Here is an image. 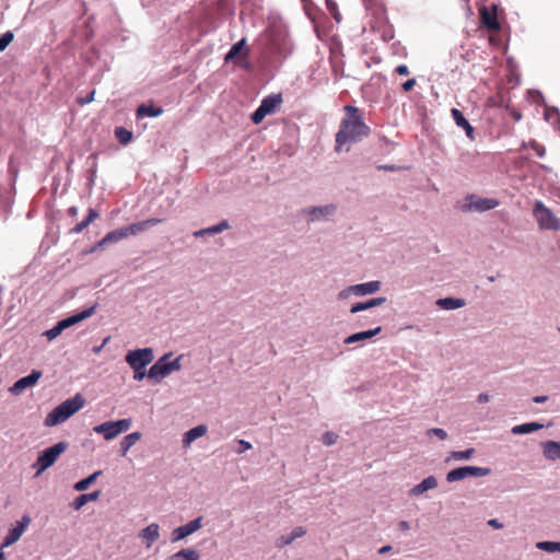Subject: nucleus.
<instances>
[{
  "label": "nucleus",
  "mask_w": 560,
  "mask_h": 560,
  "mask_svg": "<svg viewBox=\"0 0 560 560\" xmlns=\"http://www.w3.org/2000/svg\"><path fill=\"white\" fill-rule=\"evenodd\" d=\"M345 116L342 117L339 130L336 133L335 151L341 152L346 144L359 142L366 138L371 129L364 121V114L358 107L352 105L343 106Z\"/></svg>",
  "instance_id": "obj_1"
},
{
  "label": "nucleus",
  "mask_w": 560,
  "mask_h": 560,
  "mask_svg": "<svg viewBox=\"0 0 560 560\" xmlns=\"http://www.w3.org/2000/svg\"><path fill=\"white\" fill-rule=\"evenodd\" d=\"M84 404V398L80 394H77L74 397L62 401L51 412H49L45 418L44 424L46 427H54L65 422L72 415L83 408Z\"/></svg>",
  "instance_id": "obj_2"
},
{
  "label": "nucleus",
  "mask_w": 560,
  "mask_h": 560,
  "mask_svg": "<svg viewBox=\"0 0 560 560\" xmlns=\"http://www.w3.org/2000/svg\"><path fill=\"white\" fill-rule=\"evenodd\" d=\"M68 448V443L65 441L58 442L55 445L44 450L37 457L33 467L36 468V475L51 467L58 457Z\"/></svg>",
  "instance_id": "obj_3"
},
{
  "label": "nucleus",
  "mask_w": 560,
  "mask_h": 560,
  "mask_svg": "<svg viewBox=\"0 0 560 560\" xmlns=\"http://www.w3.org/2000/svg\"><path fill=\"white\" fill-rule=\"evenodd\" d=\"M97 304L95 303L91 307L71 315L65 319L59 320L51 329L45 332L48 340L57 338L65 329L91 317L96 311Z\"/></svg>",
  "instance_id": "obj_4"
},
{
  "label": "nucleus",
  "mask_w": 560,
  "mask_h": 560,
  "mask_svg": "<svg viewBox=\"0 0 560 560\" xmlns=\"http://www.w3.org/2000/svg\"><path fill=\"white\" fill-rule=\"evenodd\" d=\"M533 215L540 230H560V219L547 208L542 201L536 200L533 209Z\"/></svg>",
  "instance_id": "obj_5"
},
{
  "label": "nucleus",
  "mask_w": 560,
  "mask_h": 560,
  "mask_svg": "<svg viewBox=\"0 0 560 560\" xmlns=\"http://www.w3.org/2000/svg\"><path fill=\"white\" fill-rule=\"evenodd\" d=\"M131 427V419H120L117 421H106L93 428L95 433L102 434L105 440L109 441L119 434L127 432Z\"/></svg>",
  "instance_id": "obj_6"
},
{
  "label": "nucleus",
  "mask_w": 560,
  "mask_h": 560,
  "mask_svg": "<svg viewBox=\"0 0 560 560\" xmlns=\"http://www.w3.org/2000/svg\"><path fill=\"white\" fill-rule=\"evenodd\" d=\"M499 206V200L494 198H482L477 195H467L460 205L463 211L485 212Z\"/></svg>",
  "instance_id": "obj_7"
},
{
  "label": "nucleus",
  "mask_w": 560,
  "mask_h": 560,
  "mask_svg": "<svg viewBox=\"0 0 560 560\" xmlns=\"http://www.w3.org/2000/svg\"><path fill=\"white\" fill-rule=\"evenodd\" d=\"M281 103L282 96L280 94H272L265 97L259 107L252 114V121L255 125H259L267 115L273 114Z\"/></svg>",
  "instance_id": "obj_8"
},
{
  "label": "nucleus",
  "mask_w": 560,
  "mask_h": 560,
  "mask_svg": "<svg viewBox=\"0 0 560 560\" xmlns=\"http://www.w3.org/2000/svg\"><path fill=\"white\" fill-rule=\"evenodd\" d=\"M491 469L486 467L465 466L455 468L447 472L446 480L455 482L463 480L467 477H483L490 475Z\"/></svg>",
  "instance_id": "obj_9"
},
{
  "label": "nucleus",
  "mask_w": 560,
  "mask_h": 560,
  "mask_svg": "<svg viewBox=\"0 0 560 560\" xmlns=\"http://www.w3.org/2000/svg\"><path fill=\"white\" fill-rule=\"evenodd\" d=\"M154 359L151 348L130 350L126 355V362L133 368H144Z\"/></svg>",
  "instance_id": "obj_10"
},
{
  "label": "nucleus",
  "mask_w": 560,
  "mask_h": 560,
  "mask_svg": "<svg viewBox=\"0 0 560 560\" xmlns=\"http://www.w3.org/2000/svg\"><path fill=\"white\" fill-rule=\"evenodd\" d=\"M481 24L490 32H499L501 26L498 21V7L492 3L491 7L482 5L479 9Z\"/></svg>",
  "instance_id": "obj_11"
},
{
  "label": "nucleus",
  "mask_w": 560,
  "mask_h": 560,
  "mask_svg": "<svg viewBox=\"0 0 560 560\" xmlns=\"http://www.w3.org/2000/svg\"><path fill=\"white\" fill-rule=\"evenodd\" d=\"M267 37L270 51L277 54H284L287 51V34L283 30L278 27H270L267 31Z\"/></svg>",
  "instance_id": "obj_12"
},
{
  "label": "nucleus",
  "mask_w": 560,
  "mask_h": 560,
  "mask_svg": "<svg viewBox=\"0 0 560 560\" xmlns=\"http://www.w3.org/2000/svg\"><path fill=\"white\" fill-rule=\"evenodd\" d=\"M32 520L30 515L25 514L22 516L21 521L16 523V525L9 530L8 535L5 536L3 542L1 544V549L7 548L14 542H16L25 532V529L31 524Z\"/></svg>",
  "instance_id": "obj_13"
},
{
  "label": "nucleus",
  "mask_w": 560,
  "mask_h": 560,
  "mask_svg": "<svg viewBox=\"0 0 560 560\" xmlns=\"http://www.w3.org/2000/svg\"><path fill=\"white\" fill-rule=\"evenodd\" d=\"M202 527V516H199L189 523L175 528L172 533V541L176 542L184 539L185 537L194 534Z\"/></svg>",
  "instance_id": "obj_14"
},
{
  "label": "nucleus",
  "mask_w": 560,
  "mask_h": 560,
  "mask_svg": "<svg viewBox=\"0 0 560 560\" xmlns=\"http://www.w3.org/2000/svg\"><path fill=\"white\" fill-rule=\"evenodd\" d=\"M40 377L42 372L34 370L30 375L18 380L10 388V392L14 395H20L27 387L34 386Z\"/></svg>",
  "instance_id": "obj_15"
},
{
  "label": "nucleus",
  "mask_w": 560,
  "mask_h": 560,
  "mask_svg": "<svg viewBox=\"0 0 560 560\" xmlns=\"http://www.w3.org/2000/svg\"><path fill=\"white\" fill-rule=\"evenodd\" d=\"M171 353L164 354L160 358L149 370L148 376L150 378H163L170 374V369L167 366V360L171 358Z\"/></svg>",
  "instance_id": "obj_16"
},
{
  "label": "nucleus",
  "mask_w": 560,
  "mask_h": 560,
  "mask_svg": "<svg viewBox=\"0 0 560 560\" xmlns=\"http://www.w3.org/2000/svg\"><path fill=\"white\" fill-rule=\"evenodd\" d=\"M451 114L455 124L465 130L466 136L470 140H475V129L469 124V121L464 117L463 113L457 108H452Z\"/></svg>",
  "instance_id": "obj_17"
},
{
  "label": "nucleus",
  "mask_w": 560,
  "mask_h": 560,
  "mask_svg": "<svg viewBox=\"0 0 560 560\" xmlns=\"http://www.w3.org/2000/svg\"><path fill=\"white\" fill-rule=\"evenodd\" d=\"M162 221H163L162 219L151 218V219L140 221L137 223H132V224L126 226V231L128 233V236L137 235V234L144 232L145 230L161 223Z\"/></svg>",
  "instance_id": "obj_18"
},
{
  "label": "nucleus",
  "mask_w": 560,
  "mask_h": 560,
  "mask_svg": "<svg viewBox=\"0 0 560 560\" xmlns=\"http://www.w3.org/2000/svg\"><path fill=\"white\" fill-rule=\"evenodd\" d=\"M381 288L380 281H370L361 284L351 285L352 294L366 295L377 292Z\"/></svg>",
  "instance_id": "obj_19"
},
{
  "label": "nucleus",
  "mask_w": 560,
  "mask_h": 560,
  "mask_svg": "<svg viewBox=\"0 0 560 560\" xmlns=\"http://www.w3.org/2000/svg\"><path fill=\"white\" fill-rule=\"evenodd\" d=\"M140 537L147 541V547L150 548L160 537V527L158 524L152 523L143 528Z\"/></svg>",
  "instance_id": "obj_20"
},
{
  "label": "nucleus",
  "mask_w": 560,
  "mask_h": 560,
  "mask_svg": "<svg viewBox=\"0 0 560 560\" xmlns=\"http://www.w3.org/2000/svg\"><path fill=\"white\" fill-rule=\"evenodd\" d=\"M381 330H382V327L378 326V327H376L374 329H370V330L352 334V335H350L349 337H347L345 339V343L346 345H351V343H354V342H359V341H364V340L371 339L372 337H374L377 334H380Z\"/></svg>",
  "instance_id": "obj_21"
},
{
  "label": "nucleus",
  "mask_w": 560,
  "mask_h": 560,
  "mask_svg": "<svg viewBox=\"0 0 560 560\" xmlns=\"http://www.w3.org/2000/svg\"><path fill=\"white\" fill-rule=\"evenodd\" d=\"M436 487H438L436 478L434 476H429V477L424 478L420 483L415 486L410 490V494L411 495H420L423 492H425L428 490H431V489H434Z\"/></svg>",
  "instance_id": "obj_22"
},
{
  "label": "nucleus",
  "mask_w": 560,
  "mask_h": 560,
  "mask_svg": "<svg viewBox=\"0 0 560 560\" xmlns=\"http://www.w3.org/2000/svg\"><path fill=\"white\" fill-rule=\"evenodd\" d=\"M544 456L549 460H556L560 458V442L547 441L542 443Z\"/></svg>",
  "instance_id": "obj_23"
},
{
  "label": "nucleus",
  "mask_w": 560,
  "mask_h": 560,
  "mask_svg": "<svg viewBox=\"0 0 560 560\" xmlns=\"http://www.w3.org/2000/svg\"><path fill=\"white\" fill-rule=\"evenodd\" d=\"M207 433V427L203 424H199L190 430H188L183 439L184 446H189L191 442L196 439L203 436Z\"/></svg>",
  "instance_id": "obj_24"
},
{
  "label": "nucleus",
  "mask_w": 560,
  "mask_h": 560,
  "mask_svg": "<svg viewBox=\"0 0 560 560\" xmlns=\"http://www.w3.org/2000/svg\"><path fill=\"white\" fill-rule=\"evenodd\" d=\"M128 237V233L126 231V226L108 232L98 243V246H103L108 243H116L124 238Z\"/></svg>",
  "instance_id": "obj_25"
},
{
  "label": "nucleus",
  "mask_w": 560,
  "mask_h": 560,
  "mask_svg": "<svg viewBox=\"0 0 560 560\" xmlns=\"http://www.w3.org/2000/svg\"><path fill=\"white\" fill-rule=\"evenodd\" d=\"M386 301V298H374V299H371L366 302H359V303H355L354 305H352L350 312L352 314L354 313H358V312H361V311H365V310H369V308H372V307H375V306H380L382 305L383 303H385Z\"/></svg>",
  "instance_id": "obj_26"
},
{
  "label": "nucleus",
  "mask_w": 560,
  "mask_h": 560,
  "mask_svg": "<svg viewBox=\"0 0 560 560\" xmlns=\"http://www.w3.org/2000/svg\"><path fill=\"white\" fill-rule=\"evenodd\" d=\"M101 491L95 490L91 493L80 494L77 497L73 502L71 503L72 508L74 510H80L83 508L88 502L90 501H96L100 498Z\"/></svg>",
  "instance_id": "obj_27"
},
{
  "label": "nucleus",
  "mask_w": 560,
  "mask_h": 560,
  "mask_svg": "<svg viewBox=\"0 0 560 560\" xmlns=\"http://www.w3.org/2000/svg\"><path fill=\"white\" fill-rule=\"evenodd\" d=\"M97 218H98V212L95 209L90 208L88 217L83 221L78 223L75 226H73L71 229V233L79 234V233L83 232Z\"/></svg>",
  "instance_id": "obj_28"
},
{
  "label": "nucleus",
  "mask_w": 560,
  "mask_h": 560,
  "mask_svg": "<svg viewBox=\"0 0 560 560\" xmlns=\"http://www.w3.org/2000/svg\"><path fill=\"white\" fill-rule=\"evenodd\" d=\"M465 300L455 298H444L436 301V305L443 310H456L465 306Z\"/></svg>",
  "instance_id": "obj_29"
},
{
  "label": "nucleus",
  "mask_w": 560,
  "mask_h": 560,
  "mask_svg": "<svg viewBox=\"0 0 560 560\" xmlns=\"http://www.w3.org/2000/svg\"><path fill=\"white\" fill-rule=\"evenodd\" d=\"M229 228H230L229 222L226 220H222L220 223H218L215 225L196 231L194 233V236L199 237V236H203L206 234H217V233H221V232L228 230Z\"/></svg>",
  "instance_id": "obj_30"
},
{
  "label": "nucleus",
  "mask_w": 560,
  "mask_h": 560,
  "mask_svg": "<svg viewBox=\"0 0 560 560\" xmlns=\"http://www.w3.org/2000/svg\"><path fill=\"white\" fill-rule=\"evenodd\" d=\"M544 425L537 422H528L518 425H514L511 430L513 434H528L541 429Z\"/></svg>",
  "instance_id": "obj_31"
},
{
  "label": "nucleus",
  "mask_w": 560,
  "mask_h": 560,
  "mask_svg": "<svg viewBox=\"0 0 560 560\" xmlns=\"http://www.w3.org/2000/svg\"><path fill=\"white\" fill-rule=\"evenodd\" d=\"M163 109L161 107H154L153 105L141 104L137 108V117H158L162 115Z\"/></svg>",
  "instance_id": "obj_32"
},
{
  "label": "nucleus",
  "mask_w": 560,
  "mask_h": 560,
  "mask_svg": "<svg viewBox=\"0 0 560 560\" xmlns=\"http://www.w3.org/2000/svg\"><path fill=\"white\" fill-rule=\"evenodd\" d=\"M140 439L141 433L139 432H132L126 435L120 443L121 455L125 456L130 447L133 446Z\"/></svg>",
  "instance_id": "obj_33"
},
{
  "label": "nucleus",
  "mask_w": 560,
  "mask_h": 560,
  "mask_svg": "<svg viewBox=\"0 0 560 560\" xmlns=\"http://www.w3.org/2000/svg\"><path fill=\"white\" fill-rule=\"evenodd\" d=\"M170 560H199V553L194 549H182L172 555Z\"/></svg>",
  "instance_id": "obj_34"
},
{
  "label": "nucleus",
  "mask_w": 560,
  "mask_h": 560,
  "mask_svg": "<svg viewBox=\"0 0 560 560\" xmlns=\"http://www.w3.org/2000/svg\"><path fill=\"white\" fill-rule=\"evenodd\" d=\"M114 133L116 139L122 145L129 144L133 137L132 132L124 127H116Z\"/></svg>",
  "instance_id": "obj_35"
},
{
  "label": "nucleus",
  "mask_w": 560,
  "mask_h": 560,
  "mask_svg": "<svg viewBox=\"0 0 560 560\" xmlns=\"http://www.w3.org/2000/svg\"><path fill=\"white\" fill-rule=\"evenodd\" d=\"M102 474L101 470L98 471H95L94 474L90 475L88 478H84L80 481H78L75 485H74V489L77 491H84L86 490L96 479L97 477Z\"/></svg>",
  "instance_id": "obj_36"
},
{
  "label": "nucleus",
  "mask_w": 560,
  "mask_h": 560,
  "mask_svg": "<svg viewBox=\"0 0 560 560\" xmlns=\"http://www.w3.org/2000/svg\"><path fill=\"white\" fill-rule=\"evenodd\" d=\"M335 207L332 205L325 206V207H314L312 208L308 213L312 214L314 218H319V215H328L334 213Z\"/></svg>",
  "instance_id": "obj_37"
},
{
  "label": "nucleus",
  "mask_w": 560,
  "mask_h": 560,
  "mask_svg": "<svg viewBox=\"0 0 560 560\" xmlns=\"http://www.w3.org/2000/svg\"><path fill=\"white\" fill-rule=\"evenodd\" d=\"M536 547L547 552H560V542L557 541H539Z\"/></svg>",
  "instance_id": "obj_38"
},
{
  "label": "nucleus",
  "mask_w": 560,
  "mask_h": 560,
  "mask_svg": "<svg viewBox=\"0 0 560 560\" xmlns=\"http://www.w3.org/2000/svg\"><path fill=\"white\" fill-rule=\"evenodd\" d=\"M244 45H245L244 38H242L240 42L234 44L224 58L225 62L233 60L242 51Z\"/></svg>",
  "instance_id": "obj_39"
},
{
  "label": "nucleus",
  "mask_w": 560,
  "mask_h": 560,
  "mask_svg": "<svg viewBox=\"0 0 560 560\" xmlns=\"http://www.w3.org/2000/svg\"><path fill=\"white\" fill-rule=\"evenodd\" d=\"M474 453H475L474 448H468V450H465V451H454V452L451 453V457L456 459V460H464V459L471 458Z\"/></svg>",
  "instance_id": "obj_40"
},
{
  "label": "nucleus",
  "mask_w": 560,
  "mask_h": 560,
  "mask_svg": "<svg viewBox=\"0 0 560 560\" xmlns=\"http://www.w3.org/2000/svg\"><path fill=\"white\" fill-rule=\"evenodd\" d=\"M529 148L535 151L537 156L544 158L546 155V149L542 144L538 143L535 140L529 141L528 143Z\"/></svg>",
  "instance_id": "obj_41"
},
{
  "label": "nucleus",
  "mask_w": 560,
  "mask_h": 560,
  "mask_svg": "<svg viewBox=\"0 0 560 560\" xmlns=\"http://www.w3.org/2000/svg\"><path fill=\"white\" fill-rule=\"evenodd\" d=\"M295 539L292 537L291 534L289 535H282L276 540V546L278 548H283L288 545H291Z\"/></svg>",
  "instance_id": "obj_42"
},
{
  "label": "nucleus",
  "mask_w": 560,
  "mask_h": 560,
  "mask_svg": "<svg viewBox=\"0 0 560 560\" xmlns=\"http://www.w3.org/2000/svg\"><path fill=\"white\" fill-rule=\"evenodd\" d=\"M13 37L14 36L11 32H7L0 37V51H3L10 45Z\"/></svg>",
  "instance_id": "obj_43"
},
{
  "label": "nucleus",
  "mask_w": 560,
  "mask_h": 560,
  "mask_svg": "<svg viewBox=\"0 0 560 560\" xmlns=\"http://www.w3.org/2000/svg\"><path fill=\"white\" fill-rule=\"evenodd\" d=\"M338 440V435L334 432H326L322 436V441L325 445H334Z\"/></svg>",
  "instance_id": "obj_44"
},
{
  "label": "nucleus",
  "mask_w": 560,
  "mask_h": 560,
  "mask_svg": "<svg viewBox=\"0 0 560 560\" xmlns=\"http://www.w3.org/2000/svg\"><path fill=\"white\" fill-rule=\"evenodd\" d=\"M325 4H326V7H327L328 12H329V13H331V14L334 15L335 20H336L337 22H340V20H341V15H340V13L337 11V5H336L337 3H336V2L327 1V2H325Z\"/></svg>",
  "instance_id": "obj_45"
},
{
  "label": "nucleus",
  "mask_w": 560,
  "mask_h": 560,
  "mask_svg": "<svg viewBox=\"0 0 560 560\" xmlns=\"http://www.w3.org/2000/svg\"><path fill=\"white\" fill-rule=\"evenodd\" d=\"M167 366L170 369V374L174 371H179L182 369L180 357L174 359L173 361L167 360Z\"/></svg>",
  "instance_id": "obj_46"
},
{
  "label": "nucleus",
  "mask_w": 560,
  "mask_h": 560,
  "mask_svg": "<svg viewBox=\"0 0 560 560\" xmlns=\"http://www.w3.org/2000/svg\"><path fill=\"white\" fill-rule=\"evenodd\" d=\"M431 433L436 435L440 440H445L447 438V433L443 429H440V428L430 429L428 431V434H431Z\"/></svg>",
  "instance_id": "obj_47"
},
{
  "label": "nucleus",
  "mask_w": 560,
  "mask_h": 560,
  "mask_svg": "<svg viewBox=\"0 0 560 560\" xmlns=\"http://www.w3.org/2000/svg\"><path fill=\"white\" fill-rule=\"evenodd\" d=\"M291 535L294 539L301 538L306 535V529L303 526H296L291 532Z\"/></svg>",
  "instance_id": "obj_48"
},
{
  "label": "nucleus",
  "mask_w": 560,
  "mask_h": 560,
  "mask_svg": "<svg viewBox=\"0 0 560 560\" xmlns=\"http://www.w3.org/2000/svg\"><path fill=\"white\" fill-rule=\"evenodd\" d=\"M133 378L136 381H141L145 376V369L144 368H133Z\"/></svg>",
  "instance_id": "obj_49"
},
{
  "label": "nucleus",
  "mask_w": 560,
  "mask_h": 560,
  "mask_svg": "<svg viewBox=\"0 0 560 560\" xmlns=\"http://www.w3.org/2000/svg\"><path fill=\"white\" fill-rule=\"evenodd\" d=\"M240 448L236 451L238 454H242L252 448V444L245 440H238Z\"/></svg>",
  "instance_id": "obj_50"
},
{
  "label": "nucleus",
  "mask_w": 560,
  "mask_h": 560,
  "mask_svg": "<svg viewBox=\"0 0 560 560\" xmlns=\"http://www.w3.org/2000/svg\"><path fill=\"white\" fill-rule=\"evenodd\" d=\"M508 110L511 115V117L515 120V121H520L523 117L521 110H518L517 108L515 107H508Z\"/></svg>",
  "instance_id": "obj_51"
},
{
  "label": "nucleus",
  "mask_w": 560,
  "mask_h": 560,
  "mask_svg": "<svg viewBox=\"0 0 560 560\" xmlns=\"http://www.w3.org/2000/svg\"><path fill=\"white\" fill-rule=\"evenodd\" d=\"M395 72L399 75H408L410 72H409V68L406 66V65H399L395 68Z\"/></svg>",
  "instance_id": "obj_52"
},
{
  "label": "nucleus",
  "mask_w": 560,
  "mask_h": 560,
  "mask_svg": "<svg viewBox=\"0 0 560 560\" xmlns=\"http://www.w3.org/2000/svg\"><path fill=\"white\" fill-rule=\"evenodd\" d=\"M416 79H409L407 80L405 83H402V90L405 92H409L413 89V86L416 85Z\"/></svg>",
  "instance_id": "obj_53"
},
{
  "label": "nucleus",
  "mask_w": 560,
  "mask_h": 560,
  "mask_svg": "<svg viewBox=\"0 0 560 560\" xmlns=\"http://www.w3.org/2000/svg\"><path fill=\"white\" fill-rule=\"evenodd\" d=\"M94 95H95V91H92L86 97L79 98L78 103L81 104V105L89 104V103H91L94 100Z\"/></svg>",
  "instance_id": "obj_54"
},
{
  "label": "nucleus",
  "mask_w": 560,
  "mask_h": 560,
  "mask_svg": "<svg viewBox=\"0 0 560 560\" xmlns=\"http://www.w3.org/2000/svg\"><path fill=\"white\" fill-rule=\"evenodd\" d=\"M350 294H352L351 285H350V287H348L347 289H345V290L340 291V292L338 293V299H339V300H346V299H348V298H349V295H350Z\"/></svg>",
  "instance_id": "obj_55"
},
{
  "label": "nucleus",
  "mask_w": 560,
  "mask_h": 560,
  "mask_svg": "<svg viewBox=\"0 0 560 560\" xmlns=\"http://www.w3.org/2000/svg\"><path fill=\"white\" fill-rule=\"evenodd\" d=\"M488 525L495 528V529H501L503 527V524L500 523L497 518H492L488 522Z\"/></svg>",
  "instance_id": "obj_56"
},
{
  "label": "nucleus",
  "mask_w": 560,
  "mask_h": 560,
  "mask_svg": "<svg viewBox=\"0 0 560 560\" xmlns=\"http://www.w3.org/2000/svg\"><path fill=\"white\" fill-rule=\"evenodd\" d=\"M478 402L483 404L489 401V395L488 394H480L477 398Z\"/></svg>",
  "instance_id": "obj_57"
},
{
  "label": "nucleus",
  "mask_w": 560,
  "mask_h": 560,
  "mask_svg": "<svg viewBox=\"0 0 560 560\" xmlns=\"http://www.w3.org/2000/svg\"><path fill=\"white\" fill-rule=\"evenodd\" d=\"M392 550V546L390 545H386V546H383L382 548L378 549V553L380 555H385L387 552H389Z\"/></svg>",
  "instance_id": "obj_58"
},
{
  "label": "nucleus",
  "mask_w": 560,
  "mask_h": 560,
  "mask_svg": "<svg viewBox=\"0 0 560 560\" xmlns=\"http://www.w3.org/2000/svg\"><path fill=\"white\" fill-rule=\"evenodd\" d=\"M398 526L404 532L408 530L410 528L409 523L407 521L399 522Z\"/></svg>",
  "instance_id": "obj_59"
},
{
  "label": "nucleus",
  "mask_w": 560,
  "mask_h": 560,
  "mask_svg": "<svg viewBox=\"0 0 560 560\" xmlns=\"http://www.w3.org/2000/svg\"><path fill=\"white\" fill-rule=\"evenodd\" d=\"M68 214H69L70 217H75V215L78 214V208H77V207H74V206H73V207H70V208L68 209Z\"/></svg>",
  "instance_id": "obj_60"
},
{
  "label": "nucleus",
  "mask_w": 560,
  "mask_h": 560,
  "mask_svg": "<svg viewBox=\"0 0 560 560\" xmlns=\"http://www.w3.org/2000/svg\"><path fill=\"white\" fill-rule=\"evenodd\" d=\"M533 400H534V402L541 404L547 400V397L546 396H536L533 398Z\"/></svg>",
  "instance_id": "obj_61"
},
{
  "label": "nucleus",
  "mask_w": 560,
  "mask_h": 560,
  "mask_svg": "<svg viewBox=\"0 0 560 560\" xmlns=\"http://www.w3.org/2000/svg\"><path fill=\"white\" fill-rule=\"evenodd\" d=\"M382 168L387 170V171H394V166L386 165V166H382Z\"/></svg>",
  "instance_id": "obj_62"
},
{
  "label": "nucleus",
  "mask_w": 560,
  "mask_h": 560,
  "mask_svg": "<svg viewBox=\"0 0 560 560\" xmlns=\"http://www.w3.org/2000/svg\"><path fill=\"white\" fill-rule=\"evenodd\" d=\"M0 560H5L4 553L0 551Z\"/></svg>",
  "instance_id": "obj_63"
}]
</instances>
